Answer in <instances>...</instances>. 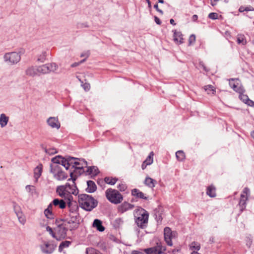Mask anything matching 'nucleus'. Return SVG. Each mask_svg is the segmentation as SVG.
Wrapping results in <instances>:
<instances>
[{"label": "nucleus", "mask_w": 254, "mask_h": 254, "mask_svg": "<svg viewBox=\"0 0 254 254\" xmlns=\"http://www.w3.org/2000/svg\"><path fill=\"white\" fill-rule=\"evenodd\" d=\"M78 203L83 210L91 211L97 206L98 201L91 195L81 193L78 195Z\"/></svg>", "instance_id": "1"}, {"label": "nucleus", "mask_w": 254, "mask_h": 254, "mask_svg": "<svg viewBox=\"0 0 254 254\" xmlns=\"http://www.w3.org/2000/svg\"><path fill=\"white\" fill-rule=\"evenodd\" d=\"M134 221L136 225L141 229L147 227L149 214L147 211L140 206L135 210Z\"/></svg>", "instance_id": "2"}, {"label": "nucleus", "mask_w": 254, "mask_h": 254, "mask_svg": "<svg viewBox=\"0 0 254 254\" xmlns=\"http://www.w3.org/2000/svg\"><path fill=\"white\" fill-rule=\"evenodd\" d=\"M105 195L107 199L115 204L120 203L123 200V195L116 189H108L105 191Z\"/></svg>", "instance_id": "3"}, {"label": "nucleus", "mask_w": 254, "mask_h": 254, "mask_svg": "<svg viewBox=\"0 0 254 254\" xmlns=\"http://www.w3.org/2000/svg\"><path fill=\"white\" fill-rule=\"evenodd\" d=\"M57 227L55 228L58 235V238L64 239L67 236V232L69 230L66 224L64 222V219H56L55 222Z\"/></svg>", "instance_id": "4"}, {"label": "nucleus", "mask_w": 254, "mask_h": 254, "mask_svg": "<svg viewBox=\"0 0 254 254\" xmlns=\"http://www.w3.org/2000/svg\"><path fill=\"white\" fill-rule=\"evenodd\" d=\"M68 216L69 218L64 219V222L66 224L70 231L76 230L80 224V216H77L76 215L69 214Z\"/></svg>", "instance_id": "5"}, {"label": "nucleus", "mask_w": 254, "mask_h": 254, "mask_svg": "<svg viewBox=\"0 0 254 254\" xmlns=\"http://www.w3.org/2000/svg\"><path fill=\"white\" fill-rule=\"evenodd\" d=\"M24 50L22 49L19 53L13 52L7 53L3 56L5 62H8L10 64H15L18 63L21 60V56L19 53L23 54Z\"/></svg>", "instance_id": "6"}, {"label": "nucleus", "mask_w": 254, "mask_h": 254, "mask_svg": "<svg viewBox=\"0 0 254 254\" xmlns=\"http://www.w3.org/2000/svg\"><path fill=\"white\" fill-rule=\"evenodd\" d=\"M64 200L67 201V204L69 214H73V215H76L77 216H79V205L78 204L76 201L73 200V197L71 195L68 194L67 197L64 198Z\"/></svg>", "instance_id": "7"}, {"label": "nucleus", "mask_w": 254, "mask_h": 254, "mask_svg": "<svg viewBox=\"0 0 254 254\" xmlns=\"http://www.w3.org/2000/svg\"><path fill=\"white\" fill-rule=\"evenodd\" d=\"M229 85L236 92L239 93L241 92L244 88L243 85L240 84V81L239 78H230L229 80Z\"/></svg>", "instance_id": "8"}, {"label": "nucleus", "mask_w": 254, "mask_h": 254, "mask_svg": "<svg viewBox=\"0 0 254 254\" xmlns=\"http://www.w3.org/2000/svg\"><path fill=\"white\" fill-rule=\"evenodd\" d=\"M57 245L53 242H44L43 246H41L42 252L47 254H52L56 248Z\"/></svg>", "instance_id": "9"}, {"label": "nucleus", "mask_w": 254, "mask_h": 254, "mask_svg": "<svg viewBox=\"0 0 254 254\" xmlns=\"http://www.w3.org/2000/svg\"><path fill=\"white\" fill-rule=\"evenodd\" d=\"M71 185L69 183H66L64 185L59 186L56 188V193L57 194L63 198L66 195V192H67L68 189L71 188Z\"/></svg>", "instance_id": "10"}, {"label": "nucleus", "mask_w": 254, "mask_h": 254, "mask_svg": "<svg viewBox=\"0 0 254 254\" xmlns=\"http://www.w3.org/2000/svg\"><path fill=\"white\" fill-rule=\"evenodd\" d=\"M164 238L165 241L169 246H173L172 241V231L170 228L166 227L164 229Z\"/></svg>", "instance_id": "11"}, {"label": "nucleus", "mask_w": 254, "mask_h": 254, "mask_svg": "<svg viewBox=\"0 0 254 254\" xmlns=\"http://www.w3.org/2000/svg\"><path fill=\"white\" fill-rule=\"evenodd\" d=\"M14 210L18 218L19 222L22 225H24L26 222V218L23 214L21 210L20 207L18 205H14Z\"/></svg>", "instance_id": "12"}, {"label": "nucleus", "mask_w": 254, "mask_h": 254, "mask_svg": "<svg viewBox=\"0 0 254 254\" xmlns=\"http://www.w3.org/2000/svg\"><path fill=\"white\" fill-rule=\"evenodd\" d=\"M134 207V205L131 204L127 201H124L118 207V212L123 213L125 212L132 209Z\"/></svg>", "instance_id": "13"}, {"label": "nucleus", "mask_w": 254, "mask_h": 254, "mask_svg": "<svg viewBox=\"0 0 254 254\" xmlns=\"http://www.w3.org/2000/svg\"><path fill=\"white\" fill-rule=\"evenodd\" d=\"M173 40L174 42L180 45L184 43L183 35L180 31H177L176 30H173Z\"/></svg>", "instance_id": "14"}, {"label": "nucleus", "mask_w": 254, "mask_h": 254, "mask_svg": "<svg viewBox=\"0 0 254 254\" xmlns=\"http://www.w3.org/2000/svg\"><path fill=\"white\" fill-rule=\"evenodd\" d=\"M63 199H59V198H55L52 201V204L55 206H58L59 208L61 209H64L66 208L67 201Z\"/></svg>", "instance_id": "15"}, {"label": "nucleus", "mask_w": 254, "mask_h": 254, "mask_svg": "<svg viewBox=\"0 0 254 254\" xmlns=\"http://www.w3.org/2000/svg\"><path fill=\"white\" fill-rule=\"evenodd\" d=\"M47 124L52 128L59 129L60 128L61 125L58 119L55 117H50L47 121Z\"/></svg>", "instance_id": "16"}, {"label": "nucleus", "mask_w": 254, "mask_h": 254, "mask_svg": "<svg viewBox=\"0 0 254 254\" xmlns=\"http://www.w3.org/2000/svg\"><path fill=\"white\" fill-rule=\"evenodd\" d=\"M131 195L135 197L136 198L147 200L148 197L137 189H133L131 191Z\"/></svg>", "instance_id": "17"}, {"label": "nucleus", "mask_w": 254, "mask_h": 254, "mask_svg": "<svg viewBox=\"0 0 254 254\" xmlns=\"http://www.w3.org/2000/svg\"><path fill=\"white\" fill-rule=\"evenodd\" d=\"M92 227L100 232L105 231V228L103 225L102 221L98 219H95L92 223Z\"/></svg>", "instance_id": "18"}, {"label": "nucleus", "mask_w": 254, "mask_h": 254, "mask_svg": "<svg viewBox=\"0 0 254 254\" xmlns=\"http://www.w3.org/2000/svg\"><path fill=\"white\" fill-rule=\"evenodd\" d=\"M248 200V197L244 194H241V197L239 202V205L240 207V213H242L246 209L247 201Z\"/></svg>", "instance_id": "19"}, {"label": "nucleus", "mask_w": 254, "mask_h": 254, "mask_svg": "<svg viewBox=\"0 0 254 254\" xmlns=\"http://www.w3.org/2000/svg\"><path fill=\"white\" fill-rule=\"evenodd\" d=\"M87 188L85 191L88 193H93L96 191L97 186L95 182L91 180L87 181Z\"/></svg>", "instance_id": "20"}, {"label": "nucleus", "mask_w": 254, "mask_h": 254, "mask_svg": "<svg viewBox=\"0 0 254 254\" xmlns=\"http://www.w3.org/2000/svg\"><path fill=\"white\" fill-rule=\"evenodd\" d=\"M79 190L76 185V184L71 185V188L68 189L67 192H66V195L65 197H63V198H65L67 197L68 194L71 195L73 194L74 195H78Z\"/></svg>", "instance_id": "21"}, {"label": "nucleus", "mask_w": 254, "mask_h": 254, "mask_svg": "<svg viewBox=\"0 0 254 254\" xmlns=\"http://www.w3.org/2000/svg\"><path fill=\"white\" fill-rule=\"evenodd\" d=\"M43 171V165L41 163H40L34 170V177L36 179V181H38V179L41 176Z\"/></svg>", "instance_id": "22"}, {"label": "nucleus", "mask_w": 254, "mask_h": 254, "mask_svg": "<svg viewBox=\"0 0 254 254\" xmlns=\"http://www.w3.org/2000/svg\"><path fill=\"white\" fill-rule=\"evenodd\" d=\"M87 169L85 171L88 175H91L93 176H97L99 174L100 171L97 167L95 166L86 167Z\"/></svg>", "instance_id": "23"}, {"label": "nucleus", "mask_w": 254, "mask_h": 254, "mask_svg": "<svg viewBox=\"0 0 254 254\" xmlns=\"http://www.w3.org/2000/svg\"><path fill=\"white\" fill-rule=\"evenodd\" d=\"M216 188L213 185L208 186L206 189V194L210 197H215L216 196Z\"/></svg>", "instance_id": "24"}, {"label": "nucleus", "mask_w": 254, "mask_h": 254, "mask_svg": "<svg viewBox=\"0 0 254 254\" xmlns=\"http://www.w3.org/2000/svg\"><path fill=\"white\" fill-rule=\"evenodd\" d=\"M37 66H31L27 68L25 71V73L27 75L29 76L34 77L38 74V71H37Z\"/></svg>", "instance_id": "25"}, {"label": "nucleus", "mask_w": 254, "mask_h": 254, "mask_svg": "<svg viewBox=\"0 0 254 254\" xmlns=\"http://www.w3.org/2000/svg\"><path fill=\"white\" fill-rule=\"evenodd\" d=\"M37 71H38V75L41 74H45L50 73V69H49V67L47 66V64L37 66Z\"/></svg>", "instance_id": "26"}, {"label": "nucleus", "mask_w": 254, "mask_h": 254, "mask_svg": "<svg viewBox=\"0 0 254 254\" xmlns=\"http://www.w3.org/2000/svg\"><path fill=\"white\" fill-rule=\"evenodd\" d=\"M144 184L149 188H153L155 187V184H157V181L147 176L145 179Z\"/></svg>", "instance_id": "27"}, {"label": "nucleus", "mask_w": 254, "mask_h": 254, "mask_svg": "<svg viewBox=\"0 0 254 254\" xmlns=\"http://www.w3.org/2000/svg\"><path fill=\"white\" fill-rule=\"evenodd\" d=\"M76 159L77 158H75L71 156H68V163H67V167H65V169L66 170L69 169V167L71 166V169H74V168L77 167V166H75V163L76 162Z\"/></svg>", "instance_id": "28"}, {"label": "nucleus", "mask_w": 254, "mask_h": 254, "mask_svg": "<svg viewBox=\"0 0 254 254\" xmlns=\"http://www.w3.org/2000/svg\"><path fill=\"white\" fill-rule=\"evenodd\" d=\"M54 177L58 181H62L66 179L68 175L63 170L57 173L54 175Z\"/></svg>", "instance_id": "29"}, {"label": "nucleus", "mask_w": 254, "mask_h": 254, "mask_svg": "<svg viewBox=\"0 0 254 254\" xmlns=\"http://www.w3.org/2000/svg\"><path fill=\"white\" fill-rule=\"evenodd\" d=\"M144 252L146 254H162V252L158 250L157 247H151L144 250Z\"/></svg>", "instance_id": "30"}, {"label": "nucleus", "mask_w": 254, "mask_h": 254, "mask_svg": "<svg viewBox=\"0 0 254 254\" xmlns=\"http://www.w3.org/2000/svg\"><path fill=\"white\" fill-rule=\"evenodd\" d=\"M9 118L4 114H1L0 116V125L1 127H5L8 122Z\"/></svg>", "instance_id": "31"}, {"label": "nucleus", "mask_w": 254, "mask_h": 254, "mask_svg": "<svg viewBox=\"0 0 254 254\" xmlns=\"http://www.w3.org/2000/svg\"><path fill=\"white\" fill-rule=\"evenodd\" d=\"M118 180V178L116 177H106L104 178L105 183L110 185H114Z\"/></svg>", "instance_id": "32"}, {"label": "nucleus", "mask_w": 254, "mask_h": 254, "mask_svg": "<svg viewBox=\"0 0 254 254\" xmlns=\"http://www.w3.org/2000/svg\"><path fill=\"white\" fill-rule=\"evenodd\" d=\"M41 147L43 150H44L45 152L49 155H53L57 153V151L55 148H51L49 149H47L45 145L43 144H41L40 145Z\"/></svg>", "instance_id": "33"}, {"label": "nucleus", "mask_w": 254, "mask_h": 254, "mask_svg": "<svg viewBox=\"0 0 254 254\" xmlns=\"http://www.w3.org/2000/svg\"><path fill=\"white\" fill-rule=\"evenodd\" d=\"M200 248H201L200 244L199 243L195 242V241H193V242H191L189 245L190 250H192L193 251L197 252L200 249Z\"/></svg>", "instance_id": "34"}, {"label": "nucleus", "mask_w": 254, "mask_h": 254, "mask_svg": "<svg viewBox=\"0 0 254 254\" xmlns=\"http://www.w3.org/2000/svg\"><path fill=\"white\" fill-rule=\"evenodd\" d=\"M62 170V168L59 164H51L50 172L54 175L59 171Z\"/></svg>", "instance_id": "35"}, {"label": "nucleus", "mask_w": 254, "mask_h": 254, "mask_svg": "<svg viewBox=\"0 0 254 254\" xmlns=\"http://www.w3.org/2000/svg\"><path fill=\"white\" fill-rule=\"evenodd\" d=\"M154 217L158 224H161L162 221V213L157 209L154 210Z\"/></svg>", "instance_id": "36"}, {"label": "nucleus", "mask_w": 254, "mask_h": 254, "mask_svg": "<svg viewBox=\"0 0 254 254\" xmlns=\"http://www.w3.org/2000/svg\"><path fill=\"white\" fill-rule=\"evenodd\" d=\"M246 92L245 89L244 88L243 90L239 92L238 93L239 94V98L240 100H241L243 102L246 104L249 99V97L247 95L245 94V92Z\"/></svg>", "instance_id": "37"}, {"label": "nucleus", "mask_w": 254, "mask_h": 254, "mask_svg": "<svg viewBox=\"0 0 254 254\" xmlns=\"http://www.w3.org/2000/svg\"><path fill=\"white\" fill-rule=\"evenodd\" d=\"M176 156L178 161L182 162L185 160L186 155L183 150H179L176 153Z\"/></svg>", "instance_id": "38"}, {"label": "nucleus", "mask_w": 254, "mask_h": 254, "mask_svg": "<svg viewBox=\"0 0 254 254\" xmlns=\"http://www.w3.org/2000/svg\"><path fill=\"white\" fill-rule=\"evenodd\" d=\"M84 166L81 165V166H78L74 168V169L72 171L74 172V174H76L77 176H79L83 173H86L84 170Z\"/></svg>", "instance_id": "39"}, {"label": "nucleus", "mask_w": 254, "mask_h": 254, "mask_svg": "<svg viewBox=\"0 0 254 254\" xmlns=\"http://www.w3.org/2000/svg\"><path fill=\"white\" fill-rule=\"evenodd\" d=\"M76 160V162L75 163V166H81V165H83L84 167L87 166V162L84 159L77 158Z\"/></svg>", "instance_id": "40"}, {"label": "nucleus", "mask_w": 254, "mask_h": 254, "mask_svg": "<svg viewBox=\"0 0 254 254\" xmlns=\"http://www.w3.org/2000/svg\"><path fill=\"white\" fill-rule=\"evenodd\" d=\"M237 42L238 44H242L243 45L246 44L247 41L244 35H238Z\"/></svg>", "instance_id": "41"}, {"label": "nucleus", "mask_w": 254, "mask_h": 254, "mask_svg": "<svg viewBox=\"0 0 254 254\" xmlns=\"http://www.w3.org/2000/svg\"><path fill=\"white\" fill-rule=\"evenodd\" d=\"M204 89L207 92L208 94H210L211 92L213 95L215 94V89L211 85H207L205 86Z\"/></svg>", "instance_id": "42"}, {"label": "nucleus", "mask_w": 254, "mask_h": 254, "mask_svg": "<svg viewBox=\"0 0 254 254\" xmlns=\"http://www.w3.org/2000/svg\"><path fill=\"white\" fill-rule=\"evenodd\" d=\"M44 214L45 216L49 219H53L54 218V214L53 213L52 210H49L46 209L44 210Z\"/></svg>", "instance_id": "43"}, {"label": "nucleus", "mask_w": 254, "mask_h": 254, "mask_svg": "<svg viewBox=\"0 0 254 254\" xmlns=\"http://www.w3.org/2000/svg\"><path fill=\"white\" fill-rule=\"evenodd\" d=\"M246 245L248 248H250L253 244V238L251 235L246 237L245 238Z\"/></svg>", "instance_id": "44"}, {"label": "nucleus", "mask_w": 254, "mask_h": 254, "mask_svg": "<svg viewBox=\"0 0 254 254\" xmlns=\"http://www.w3.org/2000/svg\"><path fill=\"white\" fill-rule=\"evenodd\" d=\"M47 55V52L46 51H43L42 54L38 56L37 61L41 63L44 62L46 59Z\"/></svg>", "instance_id": "45"}, {"label": "nucleus", "mask_w": 254, "mask_h": 254, "mask_svg": "<svg viewBox=\"0 0 254 254\" xmlns=\"http://www.w3.org/2000/svg\"><path fill=\"white\" fill-rule=\"evenodd\" d=\"M100 252L94 248L89 247L86 249V254H99Z\"/></svg>", "instance_id": "46"}, {"label": "nucleus", "mask_w": 254, "mask_h": 254, "mask_svg": "<svg viewBox=\"0 0 254 254\" xmlns=\"http://www.w3.org/2000/svg\"><path fill=\"white\" fill-rule=\"evenodd\" d=\"M46 230L49 232V233L51 235L53 238L56 239L57 240H60V238H58V236L56 235V234L55 232H54L51 227L48 226H47Z\"/></svg>", "instance_id": "47"}, {"label": "nucleus", "mask_w": 254, "mask_h": 254, "mask_svg": "<svg viewBox=\"0 0 254 254\" xmlns=\"http://www.w3.org/2000/svg\"><path fill=\"white\" fill-rule=\"evenodd\" d=\"M47 65L49 67V69H50V72L52 71L54 72L58 68L57 64L54 63L51 64H47Z\"/></svg>", "instance_id": "48"}, {"label": "nucleus", "mask_w": 254, "mask_h": 254, "mask_svg": "<svg viewBox=\"0 0 254 254\" xmlns=\"http://www.w3.org/2000/svg\"><path fill=\"white\" fill-rule=\"evenodd\" d=\"M69 176L70 177L69 180H71L73 184H76L75 181L78 176H77L76 174H75L74 172H73L71 170H70Z\"/></svg>", "instance_id": "49"}, {"label": "nucleus", "mask_w": 254, "mask_h": 254, "mask_svg": "<svg viewBox=\"0 0 254 254\" xmlns=\"http://www.w3.org/2000/svg\"><path fill=\"white\" fill-rule=\"evenodd\" d=\"M155 247H157L158 250H161L162 252V254L166 251V247L165 246H163L162 242L160 241L156 243V246H155Z\"/></svg>", "instance_id": "50"}, {"label": "nucleus", "mask_w": 254, "mask_h": 254, "mask_svg": "<svg viewBox=\"0 0 254 254\" xmlns=\"http://www.w3.org/2000/svg\"><path fill=\"white\" fill-rule=\"evenodd\" d=\"M76 27L77 29H82L83 28H88L89 26L87 22L84 23L78 22L76 24Z\"/></svg>", "instance_id": "51"}, {"label": "nucleus", "mask_w": 254, "mask_h": 254, "mask_svg": "<svg viewBox=\"0 0 254 254\" xmlns=\"http://www.w3.org/2000/svg\"><path fill=\"white\" fill-rule=\"evenodd\" d=\"M62 156L61 155H58L55 156V157L52 159V162L54 164H59L60 165L61 159Z\"/></svg>", "instance_id": "52"}, {"label": "nucleus", "mask_w": 254, "mask_h": 254, "mask_svg": "<svg viewBox=\"0 0 254 254\" xmlns=\"http://www.w3.org/2000/svg\"><path fill=\"white\" fill-rule=\"evenodd\" d=\"M152 155H153V152H151L149 155L147 157L146 159L143 161L145 163H147L149 164H151L153 163V157Z\"/></svg>", "instance_id": "53"}, {"label": "nucleus", "mask_w": 254, "mask_h": 254, "mask_svg": "<svg viewBox=\"0 0 254 254\" xmlns=\"http://www.w3.org/2000/svg\"><path fill=\"white\" fill-rule=\"evenodd\" d=\"M67 163H68V156L66 158L62 157L61 159L60 165L63 166L65 168L66 167H67Z\"/></svg>", "instance_id": "54"}, {"label": "nucleus", "mask_w": 254, "mask_h": 254, "mask_svg": "<svg viewBox=\"0 0 254 254\" xmlns=\"http://www.w3.org/2000/svg\"><path fill=\"white\" fill-rule=\"evenodd\" d=\"M127 186L125 184L121 183L117 186V188L120 191H124L127 189Z\"/></svg>", "instance_id": "55"}, {"label": "nucleus", "mask_w": 254, "mask_h": 254, "mask_svg": "<svg viewBox=\"0 0 254 254\" xmlns=\"http://www.w3.org/2000/svg\"><path fill=\"white\" fill-rule=\"evenodd\" d=\"M219 15L216 12H211L208 14V17L211 19L215 20L219 18Z\"/></svg>", "instance_id": "56"}, {"label": "nucleus", "mask_w": 254, "mask_h": 254, "mask_svg": "<svg viewBox=\"0 0 254 254\" xmlns=\"http://www.w3.org/2000/svg\"><path fill=\"white\" fill-rule=\"evenodd\" d=\"M195 38L196 37L194 34H191L190 35L189 39V46H190L195 43Z\"/></svg>", "instance_id": "57"}, {"label": "nucleus", "mask_w": 254, "mask_h": 254, "mask_svg": "<svg viewBox=\"0 0 254 254\" xmlns=\"http://www.w3.org/2000/svg\"><path fill=\"white\" fill-rule=\"evenodd\" d=\"M199 66L202 68L203 70L206 73L210 71V69L208 68L203 62H200L199 63Z\"/></svg>", "instance_id": "58"}, {"label": "nucleus", "mask_w": 254, "mask_h": 254, "mask_svg": "<svg viewBox=\"0 0 254 254\" xmlns=\"http://www.w3.org/2000/svg\"><path fill=\"white\" fill-rule=\"evenodd\" d=\"M71 244V242L68 241H64L61 243L63 247H64V248L68 247Z\"/></svg>", "instance_id": "59"}, {"label": "nucleus", "mask_w": 254, "mask_h": 254, "mask_svg": "<svg viewBox=\"0 0 254 254\" xmlns=\"http://www.w3.org/2000/svg\"><path fill=\"white\" fill-rule=\"evenodd\" d=\"M246 104L252 107H254V101L249 98L248 101L246 102Z\"/></svg>", "instance_id": "60"}, {"label": "nucleus", "mask_w": 254, "mask_h": 254, "mask_svg": "<svg viewBox=\"0 0 254 254\" xmlns=\"http://www.w3.org/2000/svg\"><path fill=\"white\" fill-rule=\"evenodd\" d=\"M82 86V87H83V88L84 89V90L85 91L89 90L90 88V84L89 83H85L84 84H83Z\"/></svg>", "instance_id": "61"}, {"label": "nucleus", "mask_w": 254, "mask_h": 254, "mask_svg": "<svg viewBox=\"0 0 254 254\" xmlns=\"http://www.w3.org/2000/svg\"><path fill=\"white\" fill-rule=\"evenodd\" d=\"M154 21L157 24H158V25L161 24V23H162L161 20L157 16H154Z\"/></svg>", "instance_id": "62"}, {"label": "nucleus", "mask_w": 254, "mask_h": 254, "mask_svg": "<svg viewBox=\"0 0 254 254\" xmlns=\"http://www.w3.org/2000/svg\"><path fill=\"white\" fill-rule=\"evenodd\" d=\"M97 184L98 185H99L100 186H102L105 185V182H104V180H103V179H99L97 181Z\"/></svg>", "instance_id": "63"}, {"label": "nucleus", "mask_w": 254, "mask_h": 254, "mask_svg": "<svg viewBox=\"0 0 254 254\" xmlns=\"http://www.w3.org/2000/svg\"><path fill=\"white\" fill-rule=\"evenodd\" d=\"M250 192V189L247 188V187H246L243 190V193L242 194H247L248 193H249Z\"/></svg>", "instance_id": "64"}]
</instances>
